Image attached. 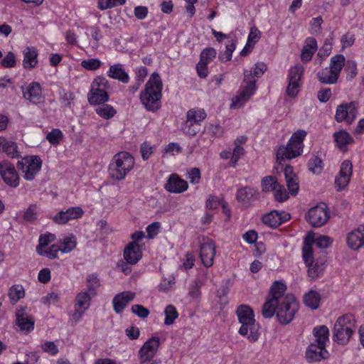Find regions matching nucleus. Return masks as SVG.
<instances>
[{
	"mask_svg": "<svg viewBox=\"0 0 364 364\" xmlns=\"http://www.w3.org/2000/svg\"><path fill=\"white\" fill-rule=\"evenodd\" d=\"M286 285L280 281H276L271 287L272 298L267 300L262 306V314L266 318H272L277 315L278 296L280 294L285 293Z\"/></svg>",
	"mask_w": 364,
	"mask_h": 364,
	"instance_id": "nucleus-11",
	"label": "nucleus"
},
{
	"mask_svg": "<svg viewBox=\"0 0 364 364\" xmlns=\"http://www.w3.org/2000/svg\"><path fill=\"white\" fill-rule=\"evenodd\" d=\"M321 295L315 290L311 289L304 295V304L313 309H317L320 306Z\"/></svg>",
	"mask_w": 364,
	"mask_h": 364,
	"instance_id": "nucleus-34",
	"label": "nucleus"
},
{
	"mask_svg": "<svg viewBox=\"0 0 364 364\" xmlns=\"http://www.w3.org/2000/svg\"><path fill=\"white\" fill-rule=\"evenodd\" d=\"M87 290L85 291L95 296L97 289L100 285L98 278L94 274H90L87 278Z\"/></svg>",
	"mask_w": 364,
	"mask_h": 364,
	"instance_id": "nucleus-44",
	"label": "nucleus"
},
{
	"mask_svg": "<svg viewBox=\"0 0 364 364\" xmlns=\"http://www.w3.org/2000/svg\"><path fill=\"white\" fill-rule=\"evenodd\" d=\"M216 50L213 48H206L203 49L200 55V61L206 64L210 63L216 56Z\"/></svg>",
	"mask_w": 364,
	"mask_h": 364,
	"instance_id": "nucleus-48",
	"label": "nucleus"
},
{
	"mask_svg": "<svg viewBox=\"0 0 364 364\" xmlns=\"http://www.w3.org/2000/svg\"><path fill=\"white\" fill-rule=\"evenodd\" d=\"M164 314V323L168 326L173 324L178 316L176 307L173 305L167 306L165 309Z\"/></svg>",
	"mask_w": 364,
	"mask_h": 364,
	"instance_id": "nucleus-41",
	"label": "nucleus"
},
{
	"mask_svg": "<svg viewBox=\"0 0 364 364\" xmlns=\"http://www.w3.org/2000/svg\"><path fill=\"white\" fill-rule=\"evenodd\" d=\"M207 114L203 109L193 108L186 113V120L183 123V132L190 136H196L201 129V122L206 118Z\"/></svg>",
	"mask_w": 364,
	"mask_h": 364,
	"instance_id": "nucleus-9",
	"label": "nucleus"
},
{
	"mask_svg": "<svg viewBox=\"0 0 364 364\" xmlns=\"http://www.w3.org/2000/svg\"><path fill=\"white\" fill-rule=\"evenodd\" d=\"M63 136L62 132L58 129H55L47 134L46 139L50 144H58Z\"/></svg>",
	"mask_w": 364,
	"mask_h": 364,
	"instance_id": "nucleus-56",
	"label": "nucleus"
},
{
	"mask_svg": "<svg viewBox=\"0 0 364 364\" xmlns=\"http://www.w3.org/2000/svg\"><path fill=\"white\" fill-rule=\"evenodd\" d=\"M164 187L170 193H182L187 190L188 186L186 181L173 173L168 177Z\"/></svg>",
	"mask_w": 364,
	"mask_h": 364,
	"instance_id": "nucleus-22",
	"label": "nucleus"
},
{
	"mask_svg": "<svg viewBox=\"0 0 364 364\" xmlns=\"http://www.w3.org/2000/svg\"><path fill=\"white\" fill-rule=\"evenodd\" d=\"M94 296L87 291H81L75 297V308L87 310L90 306V301Z\"/></svg>",
	"mask_w": 364,
	"mask_h": 364,
	"instance_id": "nucleus-37",
	"label": "nucleus"
},
{
	"mask_svg": "<svg viewBox=\"0 0 364 364\" xmlns=\"http://www.w3.org/2000/svg\"><path fill=\"white\" fill-rule=\"evenodd\" d=\"M188 180L193 184H197L200 182V171L198 168H192L188 171Z\"/></svg>",
	"mask_w": 364,
	"mask_h": 364,
	"instance_id": "nucleus-61",
	"label": "nucleus"
},
{
	"mask_svg": "<svg viewBox=\"0 0 364 364\" xmlns=\"http://www.w3.org/2000/svg\"><path fill=\"white\" fill-rule=\"evenodd\" d=\"M333 242V240L326 235H321L316 238L314 237V242L318 248L325 249L328 247Z\"/></svg>",
	"mask_w": 364,
	"mask_h": 364,
	"instance_id": "nucleus-54",
	"label": "nucleus"
},
{
	"mask_svg": "<svg viewBox=\"0 0 364 364\" xmlns=\"http://www.w3.org/2000/svg\"><path fill=\"white\" fill-rule=\"evenodd\" d=\"M25 295V291L22 286L15 285L11 287L9 291V296L11 301L16 302Z\"/></svg>",
	"mask_w": 364,
	"mask_h": 364,
	"instance_id": "nucleus-43",
	"label": "nucleus"
},
{
	"mask_svg": "<svg viewBox=\"0 0 364 364\" xmlns=\"http://www.w3.org/2000/svg\"><path fill=\"white\" fill-rule=\"evenodd\" d=\"M259 193L257 189L245 186L237 190L236 198L238 202L247 207L258 198Z\"/></svg>",
	"mask_w": 364,
	"mask_h": 364,
	"instance_id": "nucleus-20",
	"label": "nucleus"
},
{
	"mask_svg": "<svg viewBox=\"0 0 364 364\" xmlns=\"http://www.w3.org/2000/svg\"><path fill=\"white\" fill-rule=\"evenodd\" d=\"M299 304L292 294H280L278 296L277 318L279 323L287 325L294 318Z\"/></svg>",
	"mask_w": 364,
	"mask_h": 364,
	"instance_id": "nucleus-7",
	"label": "nucleus"
},
{
	"mask_svg": "<svg viewBox=\"0 0 364 364\" xmlns=\"http://www.w3.org/2000/svg\"><path fill=\"white\" fill-rule=\"evenodd\" d=\"M347 244L350 249L354 250L364 246V225H360L358 229L348 235Z\"/></svg>",
	"mask_w": 364,
	"mask_h": 364,
	"instance_id": "nucleus-23",
	"label": "nucleus"
},
{
	"mask_svg": "<svg viewBox=\"0 0 364 364\" xmlns=\"http://www.w3.org/2000/svg\"><path fill=\"white\" fill-rule=\"evenodd\" d=\"M328 357L326 346H321L316 342L311 343L306 348V358L309 363L319 362Z\"/></svg>",
	"mask_w": 364,
	"mask_h": 364,
	"instance_id": "nucleus-15",
	"label": "nucleus"
},
{
	"mask_svg": "<svg viewBox=\"0 0 364 364\" xmlns=\"http://www.w3.org/2000/svg\"><path fill=\"white\" fill-rule=\"evenodd\" d=\"M4 68H13L16 65V58L13 53L9 52L1 60Z\"/></svg>",
	"mask_w": 364,
	"mask_h": 364,
	"instance_id": "nucleus-62",
	"label": "nucleus"
},
{
	"mask_svg": "<svg viewBox=\"0 0 364 364\" xmlns=\"http://www.w3.org/2000/svg\"><path fill=\"white\" fill-rule=\"evenodd\" d=\"M135 297V293L132 291H123L117 294L113 300V307L116 313H121L127 304Z\"/></svg>",
	"mask_w": 364,
	"mask_h": 364,
	"instance_id": "nucleus-25",
	"label": "nucleus"
},
{
	"mask_svg": "<svg viewBox=\"0 0 364 364\" xmlns=\"http://www.w3.org/2000/svg\"><path fill=\"white\" fill-rule=\"evenodd\" d=\"M132 311L141 318H146L149 314L148 309L141 304H134L132 306Z\"/></svg>",
	"mask_w": 364,
	"mask_h": 364,
	"instance_id": "nucleus-58",
	"label": "nucleus"
},
{
	"mask_svg": "<svg viewBox=\"0 0 364 364\" xmlns=\"http://www.w3.org/2000/svg\"><path fill=\"white\" fill-rule=\"evenodd\" d=\"M96 113L104 119H110L117 113L116 109L109 105L103 104L102 106L96 109Z\"/></svg>",
	"mask_w": 364,
	"mask_h": 364,
	"instance_id": "nucleus-40",
	"label": "nucleus"
},
{
	"mask_svg": "<svg viewBox=\"0 0 364 364\" xmlns=\"http://www.w3.org/2000/svg\"><path fill=\"white\" fill-rule=\"evenodd\" d=\"M84 213L82 208L79 206L71 207L65 210L58 212L53 220L59 225L66 224L70 220H75L81 218Z\"/></svg>",
	"mask_w": 364,
	"mask_h": 364,
	"instance_id": "nucleus-17",
	"label": "nucleus"
},
{
	"mask_svg": "<svg viewBox=\"0 0 364 364\" xmlns=\"http://www.w3.org/2000/svg\"><path fill=\"white\" fill-rule=\"evenodd\" d=\"M87 100L92 105H101L109 100V95L106 90L103 89L91 87L87 94Z\"/></svg>",
	"mask_w": 364,
	"mask_h": 364,
	"instance_id": "nucleus-28",
	"label": "nucleus"
},
{
	"mask_svg": "<svg viewBox=\"0 0 364 364\" xmlns=\"http://www.w3.org/2000/svg\"><path fill=\"white\" fill-rule=\"evenodd\" d=\"M284 175L289 193L293 196H296L298 193L299 185V178L296 173H294L293 167L291 166H286L284 169Z\"/></svg>",
	"mask_w": 364,
	"mask_h": 364,
	"instance_id": "nucleus-26",
	"label": "nucleus"
},
{
	"mask_svg": "<svg viewBox=\"0 0 364 364\" xmlns=\"http://www.w3.org/2000/svg\"><path fill=\"white\" fill-rule=\"evenodd\" d=\"M334 141L340 149H344L346 146L353 141L350 135L344 130L333 134Z\"/></svg>",
	"mask_w": 364,
	"mask_h": 364,
	"instance_id": "nucleus-36",
	"label": "nucleus"
},
{
	"mask_svg": "<svg viewBox=\"0 0 364 364\" xmlns=\"http://www.w3.org/2000/svg\"><path fill=\"white\" fill-rule=\"evenodd\" d=\"M329 217L328 208L325 203L312 207L306 215L307 221L314 228L323 226L328 220Z\"/></svg>",
	"mask_w": 364,
	"mask_h": 364,
	"instance_id": "nucleus-12",
	"label": "nucleus"
},
{
	"mask_svg": "<svg viewBox=\"0 0 364 364\" xmlns=\"http://www.w3.org/2000/svg\"><path fill=\"white\" fill-rule=\"evenodd\" d=\"M313 334L316 338V343L321 346H326L329 336V330L326 326L322 325L315 327L313 330Z\"/></svg>",
	"mask_w": 364,
	"mask_h": 364,
	"instance_id": "nucleus-35",
	"label": "nucleus"
},
{
	"mask_svg": "<svg viewBox=\"0 0 364 364\" xmlns=\"http://www.w3.org/2000/svg\"><path fill=\"white\" fill-rule=\"evenodd\" d=\"M355 319L353 314L339 316L333 328V340L340 345H346L356 330Z\"/></svg>",
	"mask_w": 364,
	"mask_h": 364,
	"instance_id": "nucleus-5",
	"label": "nucleus"
},
{
	"mask_svg": "<svg viewBox=\"0 0 364 364\" xmlns=\"http://www.w3.org/2000/svg\"><path fill=\"white\" fill-rule=\"evenodd\" d=\"M42 349L44 352L48 353L51 355H55L58 353V348L53 341H46L42 345Z\"/></svg>",
	"mask_w": 364,
	"mask_h": 364,
	"instance_id": "nucleus-63",
	"label": "nucleus"
},
{
	"mask_svg": "<svg viewBox=\"0 0 364 364\" xmlns=\"http://www.w3.org/2000/svg\"><path fill=\"white\" fill-rule=\"evenodd\" d=\"M55 240V235L52 233L48 232L44 235H41L39 237V244L37 247H39V248L43 249V247H46Z\"/></svg>",
	"mask_w": 364,
	"mask_h": 364,
	"instance_id": "nucleus-57",
	"label": "nucleus"
},
{
	"mask_svg": "<svg viewBox=\"0 0 364 364\" xmlns=\"http://www.w3.org/2000/svg\"><path fill=\"white\" fill-rule=\"evenodd\" d=\"M39 208L36 204H31L24 211L23 220L26 223H33L38 218Z\"/></svg>",
	"mask_w": 364,
	"mask_h": 364,
	"instance_id": "nucleus-38",
	"label": "nucleus"
},
{
	"mask_svg": "<svg viewBox=\"0 0 364 364\" xmlns=\"http://www.w3.org/2000/svg\"><path fill=\"white\" fill-rule=\"evenodd\" d=\"M219 205H220L222 208H225L227 203L223 198H218L214 196H210L206 202V208L213 210L216 209Z\"/></svg>",
	"mask_w": 364,
	"mask_h": 364,
	"instance_id": "nucleus-49",
	"label": "nucleus"
},
{
	"mask_svg": "<svg viewBox=\"0 0 364 364\" xmlns=\"http://www.w3.org/2000/svg\"><path fill=\"white\" fill-rule=\"evenodd\" d=\"M267 65L262 62H257L255 64L254 71L252 70H244V82L246 86L244 87L240 93L235 97V100L231 105L232 107H237L245 103L256 90V80L254 77H261L267 70Z\"/></svg>",
	"mask_w": 364,
	"mask_h": 364,
	"instance_id": "nucleus-3",
	"label": "nucleus"
},
{
	"mask_svg": "<svg viewBox=\"0 0 364 364\" xmlns=\"http://www.w3.org/2000/svg\"><path fill=\"white\" fill-rule=\"evenodd\" d=\"M16 323L21 331L30 332L34 328L33 318L24 312L23 309L16 312Z\"/></svg>",
	"mask_w": 364,
	"mask_h": 364,
	"instance_id": "nucleus-29",
	"label": "nucleus"
},
{
	"mask_svg": "<svg viewBox=\"0 0 364 364\" xmlns=\"http://www.w3.org/2000/svg\"><path fill=\"white\" fill-rule=\"evenodd\" d=\"M107 75L123 83H128L129 82V76L123 69V65L120 63L111 65L107 71Z\"/></svg>",
	"mask_w": 364,
	"mask_h": 364,
	"instance_id": "nucleus-32",
	"label": "nucleus"
},
{
	"mask_svg": "<svg viewBox=\"0 0 364 364\" xmlns=\"http://www.w3.org/2000/svg\"><path fill=\"white\" fill-rule=\"evenodd\" d=\"M23 66L25 69L31 70L38 64V50L33 46H28L23 50Z\"/></svg>",
	"mask_w": 364,
	"mask_h": 364,
	"instance_id": "nucleus-27",
	"label": "nucleus"
},
{
	"mask_svg": "<svg viewBox=\"0 0 364 364\" xmlns=\"http://www.w3.org/2000/svg\"><path fill=\"white\" fill-rule=\"evenodd\" d=\"M162 87L159 74L153 73L140 94V100L148 111L154 112L159 109Z\"/></svg>",
	"mask_w": 364,
	"mask_h": 364,
	"instance_id": "nucleus-1",
	"label": "nucleus"
},
{
	"mask_svg": "<svg viewBox=\"0 0 364 364\" xmlns=\"http://www.w3.org/2000/svg\"><path fill=\"white\" fill-rule=\"evenodd\" d=\"M101 61L97 58H90L81 62L83 68L88 70H96L101 66Z\"/></svg>",
	"mask_w": 364,
	"mask_h": 364,
	"instance_id": "nucleus-53",
	"label": "nucleus"
},
{
	"mask_svg": "<svg viewBox=\"0 0 364 364\" xmlns=\"http://www.w3.org/2000/svg\"><path fill=\"white\" fill-rule=\"evenodd\" d=\"M0 176L7 186L12 188L18 186L20 178L14 165L9 161L4 160L0 162Z\"/></svg>",
	"mask_w": 364,
	"mask_h": 364,
	"instance_id": "nucleus-13",
	"label": "nucleus"
},
{
	"mask_svg": "<svg viewBox=\"0 0 364 364\" xmlns=\"http://www.w3.org/2000/svg\"><path fill=\"white\" fill-rule=\"evenodd\" d=\"M215 255V245L213 240H208L200 245V257L203 264L211 267Z\"/></svg>",
	"mask_w": 364,
	"mask_h": 364,
	"instance_id": "nucleus-19",
	"label": "nucleus"
},
{
	"mask_svg": "<svg viewBox=\"0 0 364 364\" xmlns=\"http://www.w3.org/2000/svg\"><path fill=\"white\" fill-rule=\"evenodd\" d=\"M235 313L241 324L238 333L246 336L250 342L257 341L259 336V325L256 323L252 309L247 304H241L237 306Z\"/></svg>",
	"mask_w": 364,
	"mask_h": 364,
	"instance_id": "nucleus-2",
	"label": "nucleus"
},
{
	"mask_svg": "<svg viewBox=\"0 0 364 364\" xmlns=\"http://www.w3.org/2000/svg\"><path fill=\"white\" fill-rule=\"evenodd\" d=\"M306 132L299 129L295 132L286 146H280L277 152V159L279 164L285 159H292L301 154L304 149V139Z\"/></svg>",
	"mask_w": 364,
	"mask_h": 364,
	"instance_id": "nucleus-6",
	"label": "nucleus"
},
{
	"mask_svg": "<svg viewBox=\"0 0 364 364\" xmlns=\"http://www.w3.org/2000/svg\"><path fill=\"white\" fill-rule=\"evenodd\" d=\"M303 73L304 68L299 65H295L289 71V81L299 83Z\"/></svg>",
	"mask_w": 364,
	"mask_h": 364,
	"instance_id": "nucleus-47",
	"label": "nucleus"
},
{
	"mask_svg": "<svg viewBox=\"0 0 364 364\" xmlns=\"http://www.w3.org/2000/svg\"><path fill=\"white\" fill-rule=\"evenodd\" d=\"M236 48L235 41L232 40L226 45V50L223 55H220L219 58L222 61H228L232 58L233 51Z\"/></svg>",
	"mask_w": 364,
	"mask_h": 364,
	"instance_id": "nucleus-55",
	"label": "nucleus"
},
{
	"mask_svg": "<svg viewBox=\"0 0 364 364\" xmlns=\"http://www.w3.org/2000/svg\"><path fill=\"white\" fill-rule=\"evenodd\" d=\"M314 242V235L308 233L304 239V244L302 248V257L307 267H310L314 263L312 245Z\"/></svg>",
	"mask_w": 364,
	"mask_h": 364,
	"instance_id": "nucleus-31",
	"label": "nucleus"
},
{
	"mask_svg": "<svg viewBox=\"0 0 364 364\" xmlns=\"http://www.w3.org/2000/svg\"><path fill=\"white\" fill-rule=\"evenodd\" d=\"M345 57L338 54L331 58L329 68L321 69L317 77L322 84L333 85L337 82L339 75L344 66Z\"/></svg>",
	"mask_w": 364,
	"mask_h": 364,
	"instance_id": "nucleus-8",
	"label": "nucleus"
},
{
	"mask_svg": "<svg viewBox=\"0 0 364 364\" xmlns=\"http://www.w3.org/2000/svg\"><path fill=\"white\" fill-rule=\"evenodd\" d=\"M353 166L350 161H344L341 166V169L335 178V185L337 188V191H341L346 188L350 181V178L352 174Z\"/></svg>",
	"mask_w": 364,
	"mask_h": 364,
	"instance_id": "nucleus-18",
	"label": "nucleus"
},
{
	"mask_svg": "<svg viewBox=\"0 0 364 364\" xmlns=\"http://www.w3.org/2000/svg\"><path fill=\"white\" fill-rule=\"evenodd\" d=\"M160 228V223L155 222L149 225L146 228L147 237L149 239L154 238L159 232Z\"/></svg>",
	"mask_w": 364,
	"mask_h": 364,
	"instance_id": "nucleus-64",
	"label": "nucleus"
},
{
	"mask_svg": "<svg viewBox=\"0 0 364 364\" xmlns=\"http://www.w3.org/2000/svg\"><path fill=\"white\" fill-rule=\"evenodd\" d=\"M317 50V41L314 38L309 37L305 41V45L302 48L301 59L303 62H309L311 60Z\"/></svg>",
	"mask_w": 364,
	"mask_h": 364,
	"instance_id": "nucleus-30",
	"label": "nucleus"
},
{
	"mask_svg": "<svg viewBox=\"0 0 364 364\" xmlns=\"http://www.w3.org/2000/svg\"><path fill=\"white\" fill-rule=\"evenodd\" d=\"M321 159L316 156H314L308 162V168L313 173L319 174L323 169Z\"/></svg>",
	"mask_w": 364,
	"mask_h": 364,
	"instance_id": "nucleus-42",
	"label": "nucleus"
},
{
	"mask_svg": "<svg viewBox=\"0 0 364 364\" xmlns=\"http://www.w3.org/2000/svg\"><path fill=\"white\" fill-rule=\"evenodd\" d=\"M3 152L6 153L8 156L13 159L18 158L19 156L16 143L14 141H8L7 139L6 143H4Z\"/></svg>",
	"mask_w": 364,
	"mask_h": 364,
	"instance_id": "nucleus-45",
	"label": "nucleus"
},
{
	"mask_svg": "<svg viewBox=\"0 0 364 364\" xmlns=\"http://www.w3.org/2000/svg\"><path fill=\"white\" fill-rule=\"evenodd\" d=\"M36 252L39 255L46 256L49 259L58 258L59 252H62L61 247L58 245H52L47 250H43L36 247Z\"/></svg>",
	"mask_w": 364,
	"mask_h": 364,
	"instance_id": "nucleus-39",
	"label": "nucleus"
},
{
	"mask_svg": "<svg viewBox=\"0 0 364 364\" xmlns=\"http://www.w3.org/2000/svg\"><path fill=\"white\" fill-rule=\"evenodd\" d=\"M358 103L350 102L349 103L341 104L336 108L335 119L338 122H346L352 123L358 114Z\"/></svg>",
	"mask_w": 364,
	"mask_h": 364,
	"instance_id": "nucleus-14",
	"label": "nucleus"
},
{
	"mask_svg": "<svg viewBox=\"0 0 364 364\" xmlns=\"http://www.w3.org/2000/svg\"><path fill=\"white\" fill-rule=\"evenodd\" d=\"M277 179L274 176H268L262 178L261 182L262 190L264 192L272 191L277 187Z\"/></svg>",
	"mask_w": 364,
	"mask_h": 364,
	"instance_id": "nucleus-46",
	"label": "nucleus"
},
{
	"mask_svg": "<svg viewBox=\"0 0 364 364\" xmlns=\"http://www.w3.org/2000/svg\"><path fill=\"white\" fill-rule=\"evenodd\" d=\"M23 97L33 104L41 102L43 97L41 85L37 82H33L27 87L26 90H23Z\"/></svg>",
	"mask_w": 364,
	"mask_h": 364,
	"instance_id": "nucleus-24",
	"label": "nucleus"
},
{
	"mask_svg": "<svg viewBox=\"0 0 364 364\" xmlns=\"http://www.w3.org/2000/svg\"><path fill=\"white\" fill-rule=\"evenodd\" d=\"M261 37V32L256 28L252 27L248 36L247 43L254 46Z\"/></svg>",
	"mask_w": 364,
	"mask_h": 364,
	"instance_id": "nucleus-59",
	"label": "nucleus"
},
{
	"mask_svg": "<svg viewBox=\"0 0 364 364\" xmlns=\"http://www.w3.org/2000/svg\"><path fill=\"white\" fill-rule=\"evenodd\" d=\"M41 166L42 161L38 156L23 157L16 164L17 168L23 173V177L26 181H33Z\"/></svg>",
	"mask_w": 364,
	"mask_h": 364,
	"instance_id": "nucleus-10",
	"label": "nucleus"
},
{
	"mask_svg": "<svg viewBox=\"0 0 364 364\" xmlns=\"http://www.w3.org/2000/svg\"><path fill=\"white\" fill-rule=\"evenodd\" d=\"M123 257L128 264H136L142 257L139 244L136 242H129L124 250Z\"/></svg>",
	"mask_w": 364,
	"mask_h": 364,
	"instance_id": "nucleus-21",
	"label": "nucleus"
},
{
	"mask_svg": "<svg viewBox=\"0 0 364 364\" xmlns=\"http://www.w3.org/2000/svg\"><path fill=\"white\" fill-rule=\"evenodd\" d=\"M272 191H274V198L279 202H284L289 198V194L285 188L278 183H277V187Z\"/></svg>",
	"mask_w": 364,
	"mask_h": 364,
	"instance_id": "nucleus-51",
	"label": "nucleus"
},
{
	"mask_svg": "<svg viewBox=\"0 0 364 364\" xmlns=\"http://www.w3.org/2000/svg\"><path fill=\"white\" fill-rule=\"evenodd\" d=\"M91 87L105 90L109 87V82L104 77H97L92 82Z\"/></svg>",
	"mask_w": 364,
	"mask_h": 364,
	"instance_id": "nucleus-60",
	"label": "nucleus"
},
{
	"mask_svg": "<svg viewBox=\"0 0 364 364\" xmlns=\"http://www.w3.org/2000/svg\"><path fill=\"white\" fill-rule=\"evenodd\" d=\"M345 71L347 73V80H351L357 75V65L353 60H347L344 63Z\"/></svg>",
	"mask_w": 364,
	"mask_h": 364,
	"instance_id": "nucleus-50",
	"label": "nucleus"
},
{
	"mask_svg": "<svg viewBox=\"0 0 364 364\" xmlns=\"http://www.w3.org/2000/svg\"><path fill=\"white\" fill-rule=\"evenodd\" d=\"M76 240L74 236L65 237L62 242L63 247H61L63 253H68L74 250L76 247Z\"/></svg>",
	"mask_w": 364,
	"mask_h": 364,
	"instance_id": "nucleus-52",
	"label": "nucleus"
},
{
	"mask_svg": "<svg viewBox=\"0 0 364 364\" xmlns=\"http://www.w3.org/2000/svg\"><path fill=\"white\" fill-rule=\"evenodd\" d=\"M160 345L159 338L154 336L141 347L139 356L141 360H151L156 355Z\"/></svg>",
	"mask_w": 364,
	"mask_h": 364,
	"instance_id": "nucleus-16",
	"label": "nucleus"
},
{
	"mask_svg": "<svg viewBox=\"0 0 364 364\" xmlns=\"http://www.w3.org/2000/svg\"><path fill=\"white\" fill-rule=\"evenodd\" d=\"M262 221L264 224L272 228H276L285 221L281 214L277 211L273 210L264 215L262 218Z\"/></svg>",
	"mask_w": 364,
	"mask_h": 364,
	"instance_id": "nucleus-33",
	"label": "nucleus"
},
{
	"mask_svg": "<svg viewBox=\"0 0 364 364\" xmlns=\"http://www.w3.org/2000/svg\"><path fill=\"white\" fill-rule=\"evenodd\" d=\"M134 164V158L129 153L119 152L114 156L109 165V175L112 179L122 181L133 169Z\"/></svg>",
	"mask_w": 364,
	"mask_h": 364,
	"instance_id": "nucleus-4",
	"label": "nucleus"
}]
</instances>
